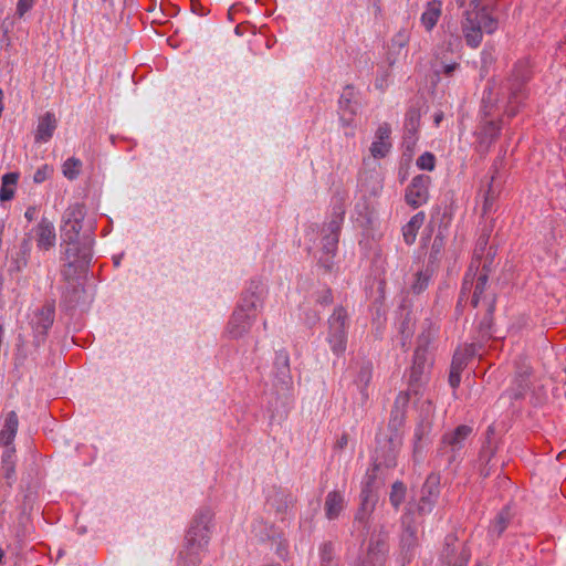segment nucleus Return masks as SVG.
Returning <instances> with one entry per match:
<instances>
[{
    "instance_id": "nucleus-50",
    "label": "nucleus",
    "mask_w": 566,
    "mask_h": 566,
    "mask_svg": "<svg viewBox=\"0 0 566 566\" xmlns=\"http://www.w3.org/2000/svg\"><path fill=\"white\" fill-rule=\"evenodd\" d=\"M441 119H442V114L441 113L436 115L434 120H436L437 124H439Z\"/></svg>"
},
{
    "instance_id": "nucleus-6",
    "label": "nucleus",
    "mask_w": 566,
    "mask_h": 566,
    "mask_svg": "<svg viewBox=\"0 0 566 566\" xmlns=\"http://www.w3.org/2000/svg\"><path fill=\"white\" fill-rule=\"evenodd\" d=\"M328 342L334 353H343L346 349L347 313L343 307H337L328 319Z\"/></svg>"
},
{
    "instance_id": "nucleus-34",
    "label": "nucleus",
    "mask_w": 566,
    "mask_h": 566,
    "mask_svg": "<svg viewBox=\"0 0 566 566\" xmlns=\"http://www.w3.org/2000/svg\"><path fill=\"white\" fill-rule=\"evenodd\" d=\"M434 501L433 499L431 497H427V495L422 494L421 495V499L419 501V505H418V511L420 514H426V513H429L432 511V507H433V504H434Z\"/></svg>"
},
{
    "instance_id": "nucleus-2",
    "label": "nucleus",
    "mask_w": 566,
    "mask_h": 566,
    "mask_svg": "<svg viewBox=\"0 0 566 566\" xmlns=\"http://www.w3.org/2000/svg\"><path fill=\"white\" fill-rule=\"evenodd\" d=\"M65 244L64 260L66 261L63 275L71 279L85 271L91 260V243L88 241H69Z\"/></svg>"
},
{
    "instance_id": "nucleus-36",
    "label": "nucleus",
    "mask_w": 566,
    "mask_h": 566,
    "mask_svg": "<svg viewBox=\"0 0 566 566\" xmlns=\"http://www.w3.org/2000/svg\"><path fill=\"white\" fill-rule=\"evenodd\" d=\"M51 174H52V168L48 165H44L35 171V174L33 176V180L36 184L43 182L44 180H46L49 178V176Z\"/></svg>"
},
{
    "instance_id": "nucleus-28",
    "label": "nucleus",
    "mask_w": 566,
    "mask_h": 566,
    "mask_svg": "<svg viewBox=\"0 0 566 566\" xmlns=\"http://www.w3.org/2000/svg\"><path fill=\"white\" fill-rule=\"evenodd\" d=\"M82 163L80 159L72 157L65 160L63 164V175L70 180H74L81 172Z\"/></svg>"
},
{
    "instance_id": "nucleus-35",
    "label": "nucleus",
    "mask_w": 566,
    "mask_h": 566,
    "mask_svg": "<svg viewBox=\"0 0 566 566\" xmlns=\"http://www.w3.org/2000/svg\"><path fill=\"white\" fill-rule=\"evenodd\" d=\"M465 356L467 354H462L460 352H457L453 356V359H452V363H451V368L450 369H453V370H457V371H462L464 366H465Z\"/></svg>"
},
{
    "instance_id": "nucleus-23",
    "label": "nucleus",
    "mask_w": 566,
    "mask_h": 566,
    "mask_svg": "<svg viewBox=\"0 0 566 566\" xmlns=\"http://www.w3.org/2000/svg\"><path fill=\"white\" fill-rule=\"evenodd\" d=\"M261 293L256 291H249L243 295L241 304L239 305L238 310H243L244 312L253 314V317L255 318V313L258 308L261 306Z\"/></svg>"
},
{
    "instance_id": "nucleus-11",
    "label": "nucleus",
    "mask_w": 566,
    "mask_h": 566,
    "mask_svg": "<svg viewBox=\"0 0 566 566\" xmlns=\"http://www.w3.org/2000/svg\"><path fill=\"white\" fill-rule=\"evenodd\" d=\"M209 538L210 531L208 522L205 517L196 518L187 533V545L192 546V548L205 549L209 543Z\"/></svg>"
},
{
    "instance_id": "nucleus-12",
    "label": "nucleus",
    "mask_w": 566,
    "mask_h": 566,
    "mask_svg": "<svg viewBox=\"0 0 566 566\" xmlns=\"http://www.w3.org/2000/svg\"><path fill=\"white\" fill-rule=\"evenodd\" d=\"M371 484L373 478L368 476L367 482L365 483L360 493V505L355 515V520L361 523L366 522L369 518L377 502V496L374 494L371 490Z\"/></svg>"
},
{
    "instance_id": "nucleus-56",
    "label": "nucleus",
    "mask_w": 566,
    "mask_h": 566,
    "mask_svg": "<svg viewBox=\"0 0 566 566\" xmlns=\"http://www.w3.org/2000/svg\"><path fill=\"white\" fill-rule=\"evenodd\" d=\"M481 243H482L483 245H485V244H486V240H485V239H483V241H482Z\"/></svg>"
},
{
    "instance_id": "nucleus-8",
    "label": "nucleus",
    "mask_w": 566,
    "mask_h": 566,
    "mask_svg": "<svg viewBox=\"0 0 566 566\" xmlns=\"http://www.w3.org/2000/svg\"><path fill=\"white\" fill-rule=\"evenodd\" d=\"M431 178L426 175L416 176L406 190V201L412 208L424 205L429 199V186Z\"/></svg>"
},
{
    "instance_id": "nucleus-3",
    "label": "nucleus",
    "mask_w": 566,
    "mask_h": 566,
    "mask_svg": "<svg viewBox=\"0 0 566 566\" xmlns=\"http://www.w3.org/2000/svg\"><path fill=\"white\" fill-rule=\"evenodd\" d=\"M489 271L485 264L480 269V260L475 259L471 262L463 280L459 302H462L464 296L472 291L471 305L473 307L479 305L488 283Z\"/></svg>"
},
{
    "instance_id": "nucleus-32",
    "label": "nucleus",
    "mask_w": 566,
    "mask_h": 566,
    "mask_svg": "<svg viewBox=\"0 0 566 566\" xmlns=\"http://www.w3.org/2000/svg\"><path fill=\"white\" fill-rule=\"evenodd\" d=\"M438 480L434 476H429L422 488V494L427 495V497H431L436 500L438 497Z\"/></svg>"
},
{
    "instance_id": "nucleus-41",
    "label": "nucleus",
    "mask_w": 566,
    "mask_h": 566,
    "mask_svg": "<svg viewBox=\"0 0 566 566\" xmlns=\"http://www.w3.org/2000/svg\"><path fill=\"white\" fill-rule=\"evenodd\" d=\"M14 452H15V449H14V447H12V444L10 447H7V450L2 455V464H6L8 461H14L13 460Z\"/></svg>"
},
{
    "instance_id": "nucleus-10",
    "label": "nucleus",
    "mask_w": 566,
    "mask_h": 566,
    "mask_svg": "<svg viewBox=\"0 0 566 566\" xmlns=\"http://www.w3.org/2000/svg\"><path fill=\"white\" fill-rule=\"evenodd\" d=\"M472 433V428L467 424L457 427L453 431L446 433L442 438L443 449L451 453L450 461H454L457 452L464 446V441Z\"/></svg>"
},
{
    "instance_id": "nucleus-18",
    "label": "nucleus",
    "mask_w": 566,
    "mask_h": 566,
    "mask_svg": "<svg viewBox=\"0 0 566 566\" xmlns=\"http://www.w3.org/2000/svg\"><path fill=\"white\" fill-rule=\"evenodd\" d=\"M19 427V418L15 411H10L4 419L2 429L0 431V443L4 447H10L15 438Z\"/></svg>"
},
{
    "instance_id": "nucleus-48",
    "label": "nucleus",
    "mask_w": 566,
    "mask_h": 566,
    "mask_svg": "<svg viewBox=\"0 0 566 566\" xmlns=\"http://www.w3.org/2000/svg\"><path fill=\"white\" fill-rule=\"evenodd\" d=\"M526 388H527L526 384H521L518 390L516 392H514V397L515 398L521 397L524 394V391L526 390Z\"/></svg>"
},
{
    "instance_id": "nucleus-44",
    "label": "nucleus",
    "mask_w": 566,
    "mask_h": 566,
    "mask_svg": "<svg viewBox=\"0 0 566 566\" xmlns=\"http://www.w3.org/2000/svg\"><path fill=\"white\" fill-rule=\"evenodd\" d=\"M394 42H395L398 46L402 48V46H405V45L407 44V42H408V35H407L405 32H399V33L395 36Z\"/></svg>"
},
{
    "instance_id": "nucleus-24",
    "label": "nucleus",
    "mask_w": 566,
    "mask_h": 566,
    "mask_svg": "<svg viewBox=\"0 0 566 566\" xmlns=\"http://www.w3.org/2000/svg\"><path fill=\"white\" fill-rule=\"evenodd\" d=\"M18 181V174L9 172L2 177V186L0 188V200L8 201L13 198L14 186Z\"/></svg>"
},
{
    "instance_id": "nucleus-16",
    "label": "nucleus",
    "mask_w": 566,
    "mask_h": 566,
    "mask_svg": "<svg viewBox=\"0 0 566 566\" xmlns=\"http://www.w3.org/2000/svg\"><path fill=\"white\" fill-rule=\"evenodd\" d=\"M346 507V500L342 492L331 491L324 502V512L327 520L333 521L340 516Z\"/></svg>"
},
{
    "instance_id": "nucleus-5",
    "label": "nucleus",
    "mask_w": 566,
    "mask_h": 566,
    "mask_svg": "<svg viewBox=\"0 0 566 566\" xmlns=\"http://www.w3.org/2000/svg\"><path fill=\"white\" fill-rule=\"evenodd\" d=\"M54 314L55 305L53 302H46L33 312L30 325L33 331L34 344L36 346L44 342L48 332L54 322Z\"/></svg>"
},
{
    "instance_id": "nucleus-37",
    "label": "nucleus",
    "mask_w": 566,
    "mask_h": 566,
    "mask_svg": "<svg viewBox=\"0 0 566 566\" xmlns=\"http://www.w3.org/2000/svg\"><path fill=\"white\" fill-rule=\"evenodd\" d=\"M34 0H18L17 14L22 18L28 11L32 9Z\"/></svg>"
},
{
    "instance_id": "nucleus-55",
    "label": "nucleus",
    "mask_w": 566,
    "mask_h": 566,
    "mask_svg": "<svg viewBox=\"0 0 566 566\" xmlns=\"http://www.w3.org/2000/svg\"><path fill=\"white\" fill-rule=\"evenodd\" d=\"M454 41L457 42L458 45L460 44V39L459 38H455Z\"/></svg>"
},
{
    "instance_id": "nucleus-33",
    "label": "nucleus",
    "mask_w": 566,
    "mask_h": 566,
    "mask_svg": "<svg viewBox=\"0 0 566 566\" xmlns=\"http://www.w3.org/2000/svg\"><path fill=\"white\" fill-rule=\"evenodd\" d=\"M417 166L423 170H433L436 166V158L431 153H424L417 159Z\"/></svg>"
},
{
    "instance_id": "nucleus-38",
    "label": "nucleus",
    "mask_w": 566,
    "mask_h": 566,
    "mask_svg": "<svg viewBox=\"0 0 566 566\" xmlns=\"http://www.w3.org/2000/svg\"><path fill=\"white\" fill-rule=\"evenodd\" d=\"M460 375H461L460 371L450 369L449 382L452 388H457L460 385V381H461Z\"/></svg>"
},
{
    "instance_id": "nucleus-30",
    "label": "nucleus",
    "mask_w": 566,
    "mask_h": 566,
    "mask_svg": "<svg viewBox=\"0 0 566 566\" xmlns=\"http://www.w3.org/2000/svg\"><path fill=\"white\" fill-rule=\"evenodd\" d=\"M406 489L401 482L392 484L390 492V502L397 509L405 500Z\"/></svg>"
},
{
    "instance_id": "nucleus-31",
    "label": "nucleus",
    "mask_w": 566,
    "mask_h": 566,
    "mask_svg": "<svg viewBox=\"0 0 566 566\" xmlns=\"http://www.w3.org/2000/svg\"><path fill=\"white\" fill-rule=\"evenodd\" d=\"M15 463L14 461H8L1 465V476L6 481L8 488H10L14 481Z\"/></svg>"
},
{
    "instance_id": "nucleus-15",
    "label": "nucleus",
    "mask_w": 566,
    "mask_h": 566,
    "mask_svg": "<svg viewBox=\"0 0 566 566\" xmlns=\"http://www.w3.org/2000/svg\"><path fill=\"white\" fill-rule=\"evenodd\" d=\"M36 245L39 249L48 251L55 245L56 234L54 226L48 219H42L35 229Z\"/></svg>"
},
{
    "instance_id": "nucleus-42",
    "label": "nucleus",
    "mask_w": 566,
    "mask_h": 566,
    "mask_svg": "<svg viewBox=\"0 0 566 566\" xmlns=\"http://www.w3.org/2000/svg\"><path fill=\"white\" fill-rule=\"evenodd\" d=\"M348 444V434L347 433H343L335 442V448L338 449V450H343L347 447Z\"/></svg>"
},
{
    "instance_id": "nucleus-21",
    "label": "nucleus",
    "mask_w": 566,
    "mask_h": 566,
    "mask_svg": "<svg viewBox=\"0 0 566 566\" xmlns=\"http://www.w3.org/2000/svg\"><path fill=\"white\" fill-rule=\"evenodd\" d=\"M421 410H422L423 418L415 432V436L418 441H420L430 431L431 418L433 416L432 402L430 400L423 401V403L421 406Z\"/></svg>"
},
{
    "instance_id": "nucleus-45",
    "label": "nucleus",
    "mask_w": 566,
    "mask_h": 566,
    "mask_svg": "<svg viewBox=\"0 0 566 566\" xmlns=\"http://www.w3.org/2000/svg\"><path fill=\"white\" fill-rule=\"evenodd\" d=\"M409 400L407 392H400L396 398V406H402L405 407Z\"/></svg>"
},
{
    "instance_id": "nucleus-49",
    "label": "nucleus",
    "mask_w": 566,
    "mask_h": 566,
    "mask_svg": "<svg viewBox=\"0 0 566 566\" xmlns=\"http://www.w3.org/2000/svg\"><path fill=\"white\" fill-rule=\"evenodd\" d=\"M27 265V256L25 254L22 256L21 260H18L17 261V269L18 270H21L22 268H24Z\"/></svg>"
},
{
    "instance_id": "nucleus-40",
    "label": "nucleus",
    "mask_w": 566,
    "mask_h": 566,
    "mask_svg": "<svg viewBox=\"0 0 566 566\" xmlns=\"http://www.w3.org/2000/svg\"><path fill=\"white\" fill-rule=\"evenodd\" d=\"M458 63H451V64H444L442 66V70L439 71V73L444 74L446 76H451L453 72L458 69Z\"/></svg>"
},
{
    "instance_id": "nucleus-29",
    "label": "nucleus",
    "mask_w": 566,
    "mask_h": 566,
    "mask_svg": "<svg viewBox=\"0 0 566 566\" xmlns=\"http://www.w3.org/2000/svg\"><path fill=\"white\" fill-rule=\"evenodd\" d=\"M371 376H373L371 368L369 366H363L360 368V370L358 371V375L356 378V384L360 388V392L363 394V396L366 398L368 396L366 392V388L371 379Z\"/></svg>"
},
{
    "instance_id": "nucleus-20",
    "label": "nucleus",
    "mask_w": 566,
    "mask_h": 566,
    "mask_svg": "<svg viewBox=\"0 0 566 566\" xmlns=\"http://www.w3.org/2000/svg\"><path fill=\"white\" fill-rule=\"evenodd\" d=\"M410 522L411 517L409 515H406L402 521L403 532L401 535V546L402 549L407 552L413 549L419 542L418 530L416 526L411 525Z\"/></svg>"
},
{
    "instance_id": "nucleus-27",
    "label": "nucleus",
    "mask_w": 566,
    "mask_h": 566,
    "mask_svg": "<svg viewBox=\"0 0 566 566\" xmlns=\"http://www.w3.org/2000/svg\"><path fill=\"white\" fill-rule=\"evenodd\" d=\"M430 279L431 273L429 270L417 272L415 274V280L410 285L412 293L420 294L423 292L428 287Z\"/></svg>"
},
{
    "instance_id": "nucleus-26",
    "label": "nucleus",
    "mask_w": 566,
    "mask_h": 566,
    "mask_svg": "<svg viewBox=\"0 0 566 566\" xmlns=\"http://www.w3.org/2000/svg\"><path fill=\"white\" fill-rule=\"evenodd\" d=\"M511 520V514L507 509H503L490 525V533L500 536L507 527Z\"/></svg>"
},
{
    "instance_id": "nucleus-25",
    "label": "nucleus",
    "mask_w": 566,
    "mask_h": 566,
    "mask_svg": "<svg viewBox=\"0 0 566 566\" xmlns=\"http://www.w3.org/2000/svg\"><path fill=\"white\" fill-rule=\"evenodd\" d=\"M205 549L201 548H192V546L187 545L186 549L180 553L179 566H199L201 562V553Z\"/></svg>"
},
{
    "instance_id": "nucleus-19",
    "label": "nucleus",
    "mask_w": 566,
    "mask_h": 566,
    "mask_svg": "<svg viewBox=\"0 0 566 566\" xmlns=\"http://www.w3.org/2000/svg\"><path fill=\"white\" fill-rule=\"evenodd\" d=\"M442 13V2L440 0H431L427 3L421 14V23L427 31H431Z\"/></svg>"
},
{
    "instance_id": "nucleus-13",
    "label": "nucleus",
    "mask_w": 566,
    "mask_h": 566,
    "mask_svg": "<svg viewBox=\"0 0 566 566\" xmlns=\"http://www.w3.org/2000/svg\"><path fill=\"white\" fill-rule=\"evenodd\" d=\"M254 319L253 314L237 308L228 325L229 334L233 338L242 337L249 332Z\"/></svg>"
},
{
    "instance_id": "nucleus-9",
    "label": "nucleus",
    "mask_w": 566,
    "mask_h": 566,
    "mask_svg": "<svg viewBox=\"0 0 566 566\" xmlns=\"http://www.w3.org/2000/svg\"><path fill=\"white\" fill-rule=\"evenodd\" d=\"M387 551V537L385 535L373 536L360 566H385Z\"/></svg>"
},
{
    "instance_id": "nucleus-54",
    "label": "nucleus",
    "mask_w": 566,
    "mask_h": 566,
    "mask_svg": "<svg viewBox=\"0 0 566 566\" xmlns=\"http://www.w3.org/2000/svg\"><path fill=\"white\" fill-rule=\"evenodd\" d=\"M23 248L25 251L29 249V242L27 240L23 242Z\"/></svg>"
},
{
    "instance_id": "nucleus-14",
    "label": "nucleus",
    "mask_w": 566,
    "mask_h": 566,
    "mask_svg": "<svg viewBox=\"0 0 566 566\" xmlns=\"http://www.w3.org/2000/svg\"><path fill=\"white\" fill-rule=\"evenodd\" d=\"M390 134L391 128L389 124L384 123L378 127L375 136L376 139L369 149L373 157L384 158L389 153L391 148Z\"/></svg>"
},
{
    "instance_id": "nucleus-47",
    "label": "nucleus",
    "mask_w": 566,
    "mask_h": 566,
    "mask_svg": "<svg viewBox=\"0 0 566 566\" xmlns=\"http://www.w3.org/2000/svg\"><path fill=\"white\" fill-rule=\"evenodd\" d=\"M35 214H36L35 207H29L24 213V217L28 219V221H32V220H34Z\"/></svg>"
},
{
    "instance_id": "nucleus-53",
    "label": "nucleus",
    "mask_w": 566,
    "mask_h": 566,
    "mask_svg": "<svg viewBox=\"0 0 566 566\" xmlns=\"http://www.w3.org/2000/svg\"><path fill=\"white\" fill-rule=\"evenodd\" d=\"M379 2L380 0H376V7H375V10L380 12V6H379Z\"/></svg>"
},
{
    "instance_id": "nucleus-7",
    "label": "nucleus",
    "mask_w": 566,
    "mask_h": 566,
    "mask_svg": "<svg viewBox=\"0 0 566 566\" xmlns=\"http://www.w3.org/2000/svg\"><path fill=\"white\" fill-rule=\"evenodd\" d=\"M85 210L82 205L71 206L65 214V221L61 229V238L63 242L81 241L80 232L82 230V221Z\"/></svg>"
},
{
    "instance_id": "nucleus-22",
    "label": "nucleus",
    "mask_w": 566,
    "mask_h": 566,
    "mask_svg": "<svg viewBox=\"0 0 566 566\" xmlns=\"http://www.w3.org/2000/svg\"><path fill=\"white\" fill-rule=\"evenodd\" d=\"M424 213L418 212L410 221L402 228L403 240L407 244H412L416 240L418 230L421 228L424 221Z\"/></svg>"
},
{
    "instance_id": "nucleus-17",
    "label": "nucleus",
    "mask_w": 566,
    "mask_h": 566,
    "mask_svg": "<svg viewBox=\"0 0 566 566\" xmlns=\"http://www.w3.org/2000/svg\"><path fill=\"white\" fill-rule=\"evenodd\" d=\"M57 120L53 113L46 112L40 117L35 133V140L46 143L56 129Z\"/></svg>"
},
{
    "instance_id": "nucleus-1",
    "label": "nucleus",
    "mask_w": 566,
    "mask_h": 566,
    "mask_svg": "<svg viewBox=\"0 0 566 566\" xmlns=\"http://www.w3.org/2000/svg\"><path fill=\"white\" fill-rule=\"evenodd\" d=\"M497 25V19L486 7L473 6L463 13L461 31L467 45L476 49L482 42L483 33L492 34Z\"/></svg>"
},
{
    "instance_id": "nucleus-51",
    "label": "nucleus",
    "mask_w": 566,
    "mask_h": 566,
    "mask_svg": "<svg viewBox=\"0 0 566 566\" xmlns=\"http://www.w3.org/2000/svg\"><path fill=\"white\" fill-rule=\"evenodd\" d=\"M481 474H482L484 478H486V476H489V475H490V471H489V470H484V469H483V470L481 471Z\"/></svg>"
},
{
    "instance_id": "nucleus-4",
    "label": "nucleus",
    "mask_w": 566,
    "mask_h": 566,
    "mask_svg": "<svg viewBox=\"0 0 566 566\" xmlns=\"http://www.w3.org/2000/svg\"><path fill=\"white\" fill-rule=\"evenodd\" d=\"M430 343L429 335H421L418 338V344L413 355V361L410 369L411 384H421L431 367V359L428 353V345Z\"/></svg>"
},
{
    "instance_id": "nucleus-46",
    "label": "nucleus",
    "mask_w": 566,
    "mask_h": 566,
    "mask_svg": "<svg viewBox=\"0 0 566 566\" xmlns=\"http://www.w3.org/2000/svg\"><path fill=\"white\" fill-rule=\"evenodd\" d=\"M276 361L281 363L286 369L289 368V356L286 353H279L276 356Z\"/></svg>"
},
{
    "instance_id": "nucleus-39",
    "label": "nucleus",
    "mask_w": 566,
    "mask_h": 566,
    "mask_svg": "<svg viewBox=\"0 0 566 566\" xmlns=\"http://www.w3.org/2000/svg\"><path fill=\"white\" fill-rule=\"evenodd\" d=\"M495 200V196L494 193L492 192L491 188L489 189L486 196H485V200H484V206H483V211L486 212L488 210L491 209L492 207V203L493 201Z\"/></svg>"
},
{
    "instance_id": "nucleus-52",
    "label": "nucleus",
    "mask_w": 566,
    "mask_h": 566,
    "mask_svg": "<svg viewBox=\"0 0 566 566\" xmlns=\"http://www.w3.org/2000/svg\"><path fill=\"white\" fill-rule=\"evenodd\" d=\"M470 6H480V0H471Z\"/></svg>"
},
{
    "instance_id": "nucleus-43",
    "label": "nucleus",
    "mask_w": 566,
    "mask_h": 566,
    "mask_svg": "<svg viewBox=\"0 0 566 566\" xmlns=\"http://www.w3.org/2000/svg\"><path fill=\"white\" fill-rule=\"evenodd\" d=\"M321 555L324 562L329 560L332 557V545L324 544L321 548Z\"/></svg>"
}]
</instances>
